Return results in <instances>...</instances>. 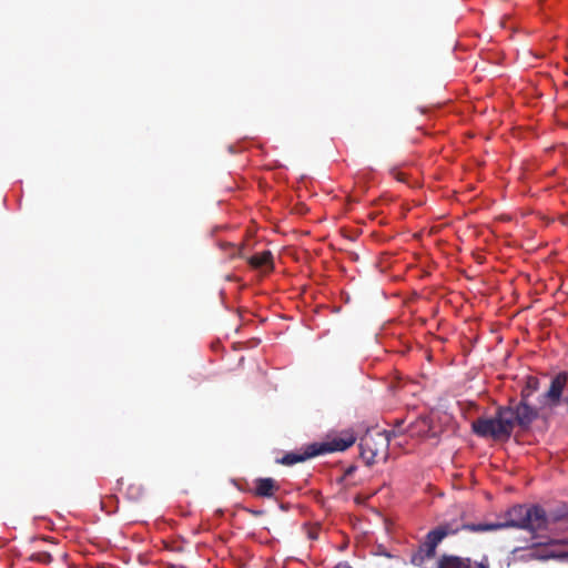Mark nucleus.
Instances as JSON below:
<instances>
[{"mask_svg":"<svg viewBox=\"0 0 568 568\" xmlns=\"http://www.w3.org/2000/svg\"><path fill=\"white\" fill-rule=\"evenodd\" d=\"M517 416L518 427L523 430L530 428L531 424L538 418V409L529 405V400L520 398L519 402L513 403Z\"/></svg>","mask_w":568,"mask_h":568,"instance_id":"0eeeda50","label":"nucleus"},{"mask_svg":"<svg viewBox=\"0 0 568 568\" xmlns=\"http://www.w3.org/2000/svg\"><path fill=\"white\" fill-rule=\"evenodd\" d=\"M459 529L463 528L458 526L454 527L453 524H445L430 530L426 535L425 540L420 544L418 550L413 554L412 562L416 566H422L425 559H429L435 556L438 544L446 536L454 535L459 531Z\"/></svg>","mask_w":568,"mask_h":568,"instance_id":"20e7f679","label":"nucleus"},{"mask_svg":"<svg viewBox=\"0 0 568 568\" xmlns=\"http://www.w3.org/2000/svg\"><path fill=\"white\" fill-rule=\"evenodd\" d=\"M335 568H352L348 565H337Z\"/></svg>","mask_w":568,"mask_h":568,"instance_id":"2eb2a0df","label":"nucleus"},{"mask_svg":"<svg viewBox=\"0 0 568 568\" xmlns=\"http://www.w3.org/2000/svg\"><path fill=\"white\" fill-rule=\"evenodd\" d=\"M354 443L355 438L352 436L348 438H335L327 443H313L306 446L303 452L286 453L282 458L277 459V463L285 466H292L326 453L343 452Z\"/></svg>","mask_w":568,"mask_h":568,"instance_id":"7ed1b4c3","label":"nucleus"},{"mask_svg":"<svg viewBox=\"0 0 568 568\" xmlns=\"http://www.w3.org/2000/svg\"><path fill=\"white\" fill-rule=\"evenodd\" d=\"M221 248L230 255V257L240 256L243 250V245H235L231 242H222Z\"/></svg>","mask_w":568,"mask_h":568,"instance_id":"f8f14e48","label":"nucleus"},{"mask_svg":"<svg viewBox=\"0 0 568 568\" xmlns=\"http://www.w3.org/2000/svg\"><path fill=\"white\" fill-rule=\"evenodd\" d=\"M567 515H568V511L564 513V514L561 515V517H565V516H567ZM559 518H560V516L556 517V519H559Z\"/></svg>","mask_w":568,"mask_h":568,"instance_id":"dca6fc26","label":"nucleus"},{"mask_svg":"<svg viewBox=\"0 0 568 568\" xmlns=\"http://www.w3.org/2000/svg\"><path fill=\"white\" fill-rule=\"evenodd\" d=\"M539 389V379L536 376H527L525 386L520 392V398L523 400L531 397V395Z\"/></svg>","mask_w":568,"mask_h":568,"instance_id":"9b49d317","label":"nucleus"},{"mask_svg":"<svg viewBox=\"0 0 568 568\" xmlns=\"http://www.w3.org/2000/svg\"><path fill=\"white\" fill-rule=\"evenodd\" d=\"M437 568H489L487 559L471 562L469 558L443 555L437 561Z\"/></svg>","mask_w":568,"mask_h":568,"instance_id":"6e6552de","label":"nucleus"},{"mask_svg":"<svg viewBox=\"0 0 568 568\" xmlns=\"http://www.w3.org/2000/svg\"><path fill=\"white\" fill-rule=\"evenodd\" d=\"M514 400L508 406H499L491 418L479 417L471 424L473 432L479 437L494 439H508L517 424V416L513 407Z\"/></svg>","mask_w":568,"mask_h":568,"instance_id":"f03ea898","label":"nucleus"},{"mask_svg":"<svg viewBox=\"0 0 568 568\" xmlns=\"http://www.w3.org/2000/svg\"><path fill=\"white\" fill-rule=\"evenodd\" d=\"M390 435H396V432L378 430L374 434H366L362 438V455L367 459V462H373L379 456L386 458L390 443Z\"/></svg>","mask_w":568,"mask_h":568,"instance_id":"39448f33","label":"nucleus"},{"mask_svg":"<svg viewBox=\"0 0 568 568\" xmlns=\"http://www.w3.org/2000/svg\"><path fill=\"white\" fill-rule=\"evenodd\" d=\"M247 262L253 268H273V255L271 251L257 253L251 256Z\"/></svg>","mask_w":568,"mask_h":568,"instance_id":"9d476101","label":"nucleus"},{"mask_svg":"<svg viewBox=\"0 0 568 568\" xmlns=\"http://www.w3.org/2000/svg\"><path fill=\"white\" fill-rule=\"evenodd\" d=\"M403 423H404V420H402V419H397V420H396L395 426H394V428L392 429V430H395V432H396V435H390V438H392V437H396V436H398V435H400V434L403 433V430H402V428H400V427H402V425H403Z\"/></svg>","mask_w":568,"mask_h":568,"instance_id":"4468645a","label":"nucleus"},{"mask_svg":"<svg viewBox=\"0 0 568 568\" xmlns=\"http://www.w3.org/2000/svg\"><path fill=\"white\" fill-rule=\"evenodd\" d=\"M254 485L252 494L261 498H272L281 489L280 484L271 477L256 478Z\"/></svg>","mask_w":568,"mask_h":568,"instance_id":"1a4fd4ad","label":"nucleus"},{"mask_svg":"<svg viewBox=\"0 0 568 568\" xmlns=\"http://www.w3.org/2000/svg\"><path fill=\"white\" fill-rule=\"evenodd\" d=\"M568 384V373L559 372L551 381L548 389L540 396V404L545 407H557L564 403V390Z\"/></svg>","mask_w":568,"mask_h":568,"instance_id":"423d86ee","label":"nucleus"},{"mask_svg":"<svg viewBox=\"0 0 568 568\" xmlns=\"http://www.w3.org/2000/svg\"><path fill=\"white\" fill-rule=\"evenodd\" d=\"M426 422H427L426 418L422 419V423L425 424V425H426Z\"/></svg>","mask_w":568,"mask_h":568,"instance_id":"f3484780","label":"nucleus"},{"mask_svg":"<svg viewBox=\"0 0 568 568\" xmlns=\"http://www.w3.org/2000/svg\"><path fill=\"white\" fill-rule=\"evenodd\" d=\"M501 520L488 524H465L462 526L471 532L494 531L505 528L526 529L531 534L545 530L548 527V517L542 507L538 505H516L509 508L501 517Z\"/></svg>","mask_w":568,"mask_h":568,"instance_id":"f257e3e1","label":"nucleus"},{"mask_svg":"<svg viewBox=\"0 0 568 568\" xmlns=\"http://www.w3.org/2000/svg\"><path fill=\"white\" fill-rule=\"evenodd\" d=\"M32 558L41 564L49 565L52 561L51 554L47 551H39L32 556Z\"/></svg>","mask_w":568,"mask_h":568,"instance_id":"ddd939ff","label":"nucleus"}]
</instances>
